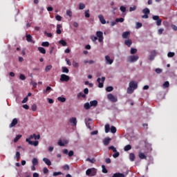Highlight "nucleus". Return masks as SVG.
<instances>
[{"label": "nucleus", "mask_w": 177, "mask_h": 177, "mask_svg": "<svg viewBox=\"0 0 177 177\" xmlns=\"http://www.w3.org/2000/svg\"><path fill=\"white\" fill-rule=\"evenodd\" d=\"M135 89H138V83L133 81L130 82L127 88V93L130 95L133 93Z\"/></svg>", "instance_id": "obj_1"}, {"label": "nucleus", "mask_w": 177, "mask_h": 177, "mask_svg": "<svg viewBox=\"0 0 177 177\" xmlns=\"http://www.w3.org/2000/svg\"><path fill=\"white\" fill-rule=\"evenodd\" d=\"M35 136V133H34L32 135H30L29 136V138L26 139V142H27V143H28V145H30V146L37 147V146H38L39 142H38V141H31V139H34Z\"/></svg>", "instance_id": "obj_2"}, {"label": "nucleus", "mask_w": 177, "mask_h": 177, "mask_svg": "<svg viewBox=\"0 0 177 177\" xmlns=\"http://www.w3.org/2000/svg\"><path fill=\"white\" fill-rule=\"evenodd\" d=\"M139 60V55H132L127 57V62L128 63H136Z\"/></svg>", "instance_id": "obj_3"}, {"label": "nucleus", "mask_w": 177, "mask_h": 177, "mask_svg": "<svg viewBox=\"0 0 177 177\" xmlns=\"http://www.w3.org/2000/svg\"><path fill=\"white\" fill-rule=\"evenodd\" d=\"M96 174H97V170L95 168L88 169L86 171V175L87 176H95Z\"/></svg>", "instance_id": "obj_4"}, {"label": "nucleus", "mask_w": 177, "mask_h": 177, "mask_svg": "<svg viewBox=\"0 0 177 177\" xmlns=\"http://www.w3.org/2000/svg\"><path fill=\"white\" fill-rule=\"evenodd\" d=\"M144 15L142 16V19H149V15H150V9L146 8L142 10Z\"/></svg>", "instance_id": "obj_5"}, {"label": "nucleus", "mask_w": 177, "mask_h": 177, "mask_svg": "<svg viewBox=\"0 0 177 177\" xmlns=\"http://www.w3.org/2000/svg\"><path fill=\"white\" fill-rule=\"evenodd\" d=\"M107 97H108L109 100L112 102V103H117V102H118V98H117V97L113 95V94H111V93L108 94Z\"/></svg>", "instance_id": "obj_6"}, {"label": "nucleus", "mask_w": 177, "mask_h": 177, "mask_svg": "<svg viewBox=\"0 0 177 177\" xmlns=\"http://www.w3.org/2000/svg\"><path fill=\"white\" fill-rule=\"evenodd\" d=\"M153 20L156 21V26H161V23H162V19H160V16L158 15H153L152 17Z\"/></svg>", "instance_id": "obj_7"}, {"label": "nucleus", "mask_w": 177, "mask_h": 177, "mask_svg": "<svg viewBox=\"0 0 177 177\" xmlns=\"http://www.w3.org/2000/svg\"><path fill=\"white\" fill-rule=\"evenodd\" d=\"M114 63V59H111L109 55L105 56V64L111 66Z\"/></svg>", "instance_id": "obj_8"}, {"label": "nucleus", "mask_w": 177, "mask_h": 177, "mask_svg": "<svg viewBox=\"0 0 177 177\" xmlns=\"http://www.w3.org/2000/svg\"><path fill=\"white\" fill-rule=\"evenodd\" d=\"M96 36H97V38H98L99 42H103V39H104V37H103V32L97 31Z\"/></svg>", "instance_id": "obj_9"}, {"label": "nucleus", "mask_w": 177, "mask_h": 177, "mask_svg": "<svg viewBox=\"0 0 177 177\" xmlns=\"http://www.w3.org/2000/svg\"><path fill=\"white\" fill-rule=\"evenodd\" d=\"M106 80V77H102V79L100 77H98L97 79V82H98V87L99 88H103V84H104V81Z\"/></svg>", "instance_id": "obj_10"}, {"label": "nucleus", "mask_w": 177, "mask_h": 177, "mask_svg": "<svg viewBox=\"0 0 177 177\" xmlns=\"http://www.w3.org/2000/svg\"><path fill=\"white\" fill-rule=\"evenodd\" d=\"M60 81H62V82H67L70 81V77L67 75L62 74L60 77Z\"/></svg>", "instance_id": "obj_11"}, {"label": "nucleus", "mask_w": 177, "mask_h": 177, "mask_svg": "<svg viewBox=\"0 0 177 177\" xmlns=\"http://www.w3.org/2000/svg\"><path fill=\"white\" fill-rule=\"evenodd\" d=\"M157 56V51L156 50H153L151 52V54L149 56V60L152 62V60H154V58Z\"/></svg>", "instance_id": "obj_12"}, {"label": "nucleus", "mask_w": 177, "mask_h": 177, "mask_svg": "<svg viewBox=\"0 0 177 177\" xmlns=\"http://www.w3.org/2000/svg\"><path fill=\"white\" fill-rule=\"evenodd\" d=\"M27 42H30V44H35V41L32 40V36L31 35H26Z\"/></svg>", "instance_id": "obj_13"}, {"label": "nucleus", "mask_w": 177, "mask_h": 177, "mask_svg": "<svg viewBox=\"0 0 177 177\" xmlns=\"http://www.w3.org/2000/svg\"><path fill=\"white\" fill-rule=\"evenodd\" d=\"M63 153L64 154H68V157H73L74 156V151H70L68 152V149H64Z\"/></svg>", "instance_id": "obj_14"}, {"label": "nucleus", "mask_w": 177, "mask_h": 177, "mask_svg": "<svg viewBox=\"0 0 177 177\" xmlns=\"http://www.w3.org/2000/svg\"><path fill=\"white\" fill-rule=\"evenodd\" d=\"M69 122L71 123L72 127H76L77 126V118H70Z\"/></svg>", "instance_id": "obj_15"}, {"label": "nucleus", "mask_w": 177, "mask_h": 177, "mask_svg": "<svg viewBox=\"0 0 177 177\" xmlns=\"http://www.w3.org/2000/svg\"><path fill=\"white\" fill-rule=\"evenodd\" d=\"M110 142H111V138H110V137L105 138L103 140V143L104 146H109V145L110 144Z\"/></svg>", "instance_id": "obj_16"}, {"label": "nucleus", "mask_w": 177, "mask_h": 177, "mask_svg": "<svg viewBox=\"0 0 177 177\" xmlns=\"http://www.w3.org/2000/svg\"><path fill=\"white\" fill-rule=\"evenodd\" d=\"M17 125V118H14L10 123L9 128H13V127H16Z\"/></svg>", "instance_id": "obj_17"}, {"label": "nucleus", "mask_w": 177, "mask_h": 177, "mask_svg": "<svg viewBox=\"0 0 177 177\" xmlns=\"http://www.w3.org/2000/svg\"><path fill=\"white\" fill-rule=\"evenodd\" d=\"M124 44L127 45L129 48H131V46L132 45V40L130 39H126L124 40Z\"/></svg>", "instance_id": "obj_18"}, {"label": "nucleus", "mask_w": 177, "mask_h": 177, "mask_svg": "<svg viewBox=\"0 0 177 177\" xmlns=\"http://www.w3.org/2000/svg\"><path fill=\"white\" fill-rule=\"evenodd\" d=\"M131 35V33L128 31L124 32L122 35V37L123 38V39H128V37H129V35Z\"/></svg>", "instance_id": "obj_19"}, {"label": "nucleus", "mask_w": 177, "mask_h": 177, "mask_svg": "<svg viewBox=\"0 0 177 177\" xmlns=\"http://www.w3.org/2000/svg\"><path fill=\"white\" fill-rule=\"evenodd\" d=\"M99 20L102 24H106V19H104V17L102 15H98Z\"/></svg>", "instance_id": "obj_20"}, {"label": "nucleus", "mask_w": 177, "mask_h": 177, "mask_svg": "<svg viewBox=\"0 0 177 177\" xmlns=\"http://www.w3.org/2000/svg\"><path fill=\"white\" fill-rule=\"evenodd\" d=\"M111 177H125V174L120 172H117L113 174Z\"/></svg>", "instance_id": "obj_21"}, {"label": "nucleus", "mask_w": 177, "mask_h": 177, "mask_svg": "<svg viewBox=\"0 0 177 177\" xmlns=\"http://www.w3.org/2000/svg\"><path fill=\"white\" fill-rule=\"evenodd\" d=\"M43 161L44 162H45V164H46V165H48V166L52 165V162H50V160H49L47 158H44Z\"/></svg>", "instance_id": "obj_22"}, {"label": "nucleus", "mask_w": 177, "mask_h": 177, "mask_svg": "<svg viewBox=\"0 0 177 177\" xmlns=\"http://www.w3.org/2000/svg\"><path fill=\"white\" fill-rule=\"evenodd\" d=\"M91 107H96L97 106V100H94L90 102Z\"/></svg>", "instance_id": "obj_23"}, {"label": "nucleus", "mask_w": 177, "mask_h": 177, "mask_svg": "<svg viewBox=\"0 0 177 177\" xmlns=\"http://www.w3.org/2000/svg\"><path fill=\"white\" fill-rule=\"evenodd\" d=\"M138 157H139V158H140V160H146V158H147L146 155H145V153H142V152H140L138 153Z\"/></svg>", "instance_id": "obj_24"}, {"label": "nucleus", "mask_w": 177, "mask_h": 177, "mask_svg": "<svg viewBox=\"0 0 177 177\" xmlns=\"http://www.w3.org/2000/svg\"><path fill=\"white\" fill-rule=\"evenodd\" d=\"M88 121H92V120L91 118L85 119L86 127H87L88 129H91V123H89Z\"/></svg>", "instance_id": "obj_25"}, {"label": "nucleus", "mask_w": 177, "mask_h": 177, "mask_svg": "<svg viewBox=\"0 0 177 177\" xmlns=\"http://www.w3.org/2000/svg\"><path fill=\"white\" fill-rule=\"evenodd\" d=\"M38 50L40 53H42L43 55H45L46 53V50L44 48V47H38Z\"/></svg>", "instance_id": "obj_26"}, {"label": "nucleus", "mask_w": 177, "mask_h": 177, "mask_svg": "<svg viewBox=\"0 0 177 177\" xmlns=\"http://www.w3.org/2000/svg\"><path fill=\"white\" fill-rule=\"evenodd\" d=\"M104 128H105V133H109V132H110L111 129V128H110V124H106Z\"/></svg>", "instance_id": "obj_27"}, {"label": "nucleus", "mask_w": 177, "mask_h": 177, "mask_svg": "<svg viewBox=\"0 0 177 177\" xmlns=\"http://www.w3.org/2000/svg\"><path fill=\"white\" fill-rule=\"evenodd\" d=\"M132 149V146L131 145H127L124 147V151H129Z\"/></svg>", "instance_id": "obj_28"}, {"label": "nucleus", "mask_w": 177, "mask_h": 177, "mask_svg": "<svg viewBox=\"0 0 177 177\" xmlns=\"http://www.w3.org/2000/svg\"><path fill=\"white\" fill-rule=\"evenodd\" d=\"M84 107L85 109V110H89V109H91V103L90 102H86L84 105Z\"/></svg>", "instance_id": "obj_29"}, {"label": "nucleus", "mask_w": 177, "mask_h": 177, "mask_svg": "<svg viewBox=\"0 0 177 177\" xmlns=\"http://www.w3.org/2000/svg\"><path fill=\"white\" fill-rule=\"evenodd\" d=\"M50 91H52V87L50 86H47L45 90L43 91V93H49V92H50Z\"/></svg>", "instance_id": "obj_30"}, {"label": "nucleus", "mask_w": 177, "mask_h": 177, "mask_svg": "<svg viewBox=\"0 0 177 177\" xmlns=\"http://www.w3.org/2000/svg\"><path fill=\"white\" fill-rule=\"evenodd\" d=\"M129 160H130V161H131V162L135 161V153H131L129 154Z\"/></svg>", "instance_id": "obj_31"}, {"label": "nucleus", "mask_w": 177, "mask_h": 177, "mask_svg": "<svg viewBox=\"0 0 177 177\" xmlns=\"http://www.w3.org/2000/svg\"><path fill=\"white\" fill-rule=\"evenodd\" d=\"M162 88L164 89H165L167 88H169V82H168V81L165 82V83L162 85Z\"/></svg>", "instance_id": "obj_32"}, {"label": "nucleus", "mask_w": 177, "mask_h": 177, "mask_svg": "<svg viewBox=\"0 0 177 177\" xmlns=\"http://www.w3.org/2000/svg\"><path fill=\"white\" fill-rule=\"evenodd\" d=\"M21 135L19 134L17 135L15 138L14 139V142L16 143L17 142H19V140L21 138Z\"/></svg>", "instance_id": "obj_33"}, {"label": "nucleus", "mask_w": 177, "mask_h": 177, "mask_svg": "<svg viewBox=\"0 0 177 177\" xmlns=\"http://www.w3.org/2000/svg\"><path fill=\"white\" fill-rule=\"evenodd\" d=\"M77 97H83L84 99H85V97H86V95L84 94V93L80 92L77 94Z\"/></svg>", "instance_id": "obj_34"}, {"label": "nucleus", "mask_w": 177, "mask_h": 177, "mask_svg": "<svg viewBox=\"0 0 177 177\" xmlns=\"http://www.w3.org/2000/svg\"><path fill=\"white\" fill-rule=\"evenodd\" d=\"M57 100L59 102H61V103H64V102H66V97H58Z\"/></svg>", "instance_id": "obj_35"}, {"label": "nucleus", "mask_w": 177, "mask_h": 177, "mask_svg": "<svg viewBox=\"0 0 177 177\" xmlns=\"http://www.w3.org/2000/svg\"><path fill=\"white\" fill-rule=\"evenodd\" d=\"M62 73H65V74H68L69 71L67 67L63 66L62 68Z\"/></svg>", "instance_id": "obj_36"}, {"label": "nucleus", "mask_w": 177, "mask_h": 177, "mask_svg": "<svg viewBox=\"0 0 177 177\" xmlns=\"http://www.w3.org/2000/svg\"><path fill=\"white\" fill-rule=\"evenodd\" d=\"M79 9L80 10H84V9H85V4L80 3L79 4Z\"/></svg>", "instance_id": "obj_37"}, {"label": "nucleus", "mask_w": 177, "mask_h": 177, "mask_svg": "<svg viewBox=\"0 0 177 177\" xmlns=\"http://www.w3.org/2000/svg\"><path fill=\"white\" fill-rule=\"evenodd\" d=\"M124 19L121 17V18H117L115 19V21H116V23H124Z\"/></svg>", "instance_id": "obj_38"}, {"label": "nucleus", "mask_w": 177, "mask_h": 177, "mask_svg": "<svg viewBox=\"0 0 177 177\" xmlns=\"http://www.w3.org/2000/svg\"><path fill=\"white\" fill-rule=\"evenodd\" d=\"M85 17L89 18L91 17V15L89 14V10H86L84 11Z\"/></svg>", "instance_id": "obj_39"}, {"label": "nucleus", "mask_w": 177, "mask_h": 177, "mask_svg": "<svg viewBox=\"0 0 177 177\" xmlns=\"http://www.w3.org/2000/svg\"><path fill=\"white\" fill-rule=\"evenodd\" d=\"M137 52H138V49L133 48H131L130 53L131 55H135V53H136Z\"/></svg>", "instance_id": "obj_40"}, {"label": "nucleus", "mask_w": 177, "mask_h": 177, "mask_svg": "<svg viewBox=\"0 0 177 177\" xmlns=\"http://www.w3.org/2000/svg\"><path fill=\"white\" fill-rule=\"evenodd\" d=\"M32 165H37L38 164V160L37 158H34L32 160Z\"/></svg>", "instance_id": "obj_41"}, {"label": "nucleus", "mask_w": 177, "mask_h": 177, "mask_svg": "<svg viewBox=\"0 0 177 177\" xmlns=\"http://www.w3.org/2000/svg\"><path fill=\"white\" fill-rule=\"evenodd\" d=\"M111 133H115V132H117V128H115L114 126H112L111 127Z\"/></svg>", "instance_id": "obj_42"}, {"label": "nucleus", "mask_w": 177, "mask_h": 177, "mask_svg": "<svg viewBox=\"0 0 177 177\" xmlns=\"http://www.w3.org/2000/svg\"><path fill=\"white\" fill-rule=\"evenodd\" d=\"M142 23L137 22L136 24V28L137 30H139V28H142Z\"/></svg>", "instance_id": "obj_43"}, {"label": "nucleus", "mask_w": 177, "mask_h": 177, "mask_svg": "<svg viewBox=\"0 0 177 177\" xmlns=\"http://www.w3.org/2000/svg\"><path fill=\"white\" fill-rule=\"evenodd\" d=\"M72 64H73V66L76 68L80 67V64H78V62H77L75 61H73Z\"/></svg>", "instance_id": "obj_44"}, {"label": "nucleus", "mask_w": 177, "mask_h": 177, "mask_svg": "<svg viewBox=\"0 0 177 177\" xmlns=\"http://www.w3.org/2000/svg\"><path fill=\"white\" fill-rule=\"evenodd\" d=\"M59 44H60L61 45H62V46H66V45H67V42L66 41H64V39L60 40L59 41Z\"/></svg>", "instance_id": "obj_45"}, {"label": "nucleus", "mask_w": 177, "mask_h": 177, "mask_svg": "<svg viewBox=\"0 0 177 177\" xmlns=\"http://www.w3.org/2000/svg\"><path fill=\"white\" fill-rule=\"evenodd\" d=\"M109 150H112L113 153H117V149L114 146H111L109 147Z\"/></svg>", "instance_id": "obj_46"}, {"label": "nucleus", "mask_w": 177, "mask_h": 177, "mask_svg": "<svg viewBox=\"0 0 177 177\" xmlns=\"http://www.w3.org/2000/svg\"><path fill=\"white\" fill-rule=\"evenodd\" d=\"M113 158H118V157H120V152L116 151V152H115L113 154Z\"/></svg>", "instance_id": "obj_47"}, {"label": "nucleus", "mask_w": 177, "mask_h": 177, "mask_svg": "<svg viewBox=\"0 0 177 177\" xmlns=\"http://www.w3.org/2000/svg\"><path fill=\"white\" fill-rule=\"evenodd\" d=\"M102 168L103 174H107V172H109V171H107V169H106V166H104V165H102Z\"/></svg>", "instance_id": "obj_48"}, {"label": "nucleus", "mask_w": 177, "mask_h": 177, "mask_svg": "<svg viewBox=\"0 0 177 177\" xmlns=\"http://www.w3.org/2000/svg\"><path fill=\"white\" fill-rule=\"evenodd\" d=\"M66 15L69 16V17H72L73 16V12H71V10H66Z\"/></svg>", "instance_id": "obj_49"}, {"label": "nucleus", "mask_w": 177, "mask_h": 177, "mask_svg": "<svg viewBox=\"0 0 177 177\" xmlns=\"http://www.w3.org/2000/svg\"><path fill=\"white\" fill-rule=\"evenodd\" d=\"M91 39L93 41V42H96V41H97V37L95 35H91Z\"/></svg>", "instance_id": "obj_50"}, {"label": "nucleus", "mask_w": 177, "mask_h": 177, "mask_svg": "<svg viewBox=\"0 0 177 177\" xmlns=\"http://www.w3.org/2000/svg\"><path fill=\"white\" fill-rule=\"evenodd\" d=\"M120 9L123 13H125L127 12V8L124 6H120Z\"/></svg>", "instance_id": "obj_51"}, {"label": "nucleus", "mask_w": 177, "mask_h": 177, "mask_svg": "<svg viewBox=\"0 0 177 177\" xmlns=\"http://www.w3.org/2000/svg\"><path fill=\"white\" fill-rule=\"evenodd\" d=\"M41 46L48 47L49 46V42L48 41H44L41 43Z\"/></svg>", "instance_id": "obj_52"}, {"label": "nucleus", "mask_w": 177, "mask_h": 177, "mask_svg": "<svg viewBox=\"0 0 177 177\" xmlns=\"http://www.w3.org/2000/svg\"><path fill=\"white\" fill-rule=\"evenodd\" d=\"M114 89V88H113V86H108L106 88V92H112V91Z\"/></svg>", "instance_id": "obj_53"}, {"label": "nucleus", "mask_w": 177, "mask_h": 177, "mask_svg": "<svg viewBox=\"0 0 177 177\" xmlns=\"http://www.w3.org/2000/svg\"><path fill=\"white\" fill-rule=\"evenodd\" d=\"M156 73L157 74H161L162 73V69L160 68H157L156 70H155Z\"/></svg>", "instance_id": "obj_54"}, {"label": "nucleus", "mask_w": 177, "mask_h": 177, "mask_svg": "<svg viewBox=\"0 0 177 177\" xmlns=\"http://www.w3.org/2000/svg\"><path fill=\"white\" fill-rule=\"evenodd\" d=\"M50 70H52V65H48L46 66L45 71L48 73V71H50Z\"/></svg>", "instance_id": "obj_55"}, {"label": "nucleus", "mask_w": 177, "mask_h": 177, "mask_svg": "<svg viewBox=\"0 0 177 177\" xmlns=\"http://www.w3.org/2000/svg\"><path fill=\"white\" fill-rule=\"evenodd\" d=\"M167 56L169 57H174V56H175V53H174V52H169L168 54H167Z\"/></svg>", "instance_id": "obj_56"}, {"label": "nucleus", "mask_w": 177, "mask_h": 177, "mask_svg": "<svg viewBox=\"0 0 177 177\" xmlns=\"http://www.w3.org/2000/svg\"><path fill=\"white\" fill-rule=\"evenodd\" d=\"M31 109L32 110V111H37V104H33L31 106Z\"/></svg>", "instance_id": "obj_57"}, {"label": "nucleus", "mask_w": 177, "mask_h": 177, "mask_svg": "<svg viewBox=\"0 0 177 177\" xmlns=\"http://www.w3.org/2000/svg\"><path fill=\"white\" fill-rule=\"evenodd\" d=\"M59 175H62V171H55L53 174V176H59Z\"/></svg>", "instance_id": "obj_58"}, {"label": "nucleus", "mask_w": 177, "mask_h": 177, "mask_svg": "<svg viewBox=\"0 0 177 177\" xmlns=\"http://www.w3.org/2000/svg\"><path fill=\"white\" fill-rule=\"evenodd\" d=\"M44 35H46L47 37H48V38H52V37H53L52 33H48V32H46V31L44 32Z\"/></svg>", "instance_id": "obj_59"}, {"label": "nucleus", "mask_w": 177, "mask_h": 177, "mask_svg": "<svg viewBox=\"0 0 177 177\" xmlns=\"http://www.w3.org/2000/svg\"><path fill=\"white\" fill-rule=\"evenodd\" d=\"M19 79H21V81L26 80V75H24V74H20Z\"/></svg>", "instance_id": "obj_60"}, {"label": "nucleus", "mask_w": 177, "mask_h": 177, "mask_svg": "<svg viewBox=\"0 0 177 177\" xmlns=\"http://www.w3.org/2000/svg\"><path fill=\"white\" fill-rule=\"evenodd\" d=\"M57 144H58L59 146H61V147L64 146V143L63 142V141H62V140H59Z\"/></svg>", "instance_id": "obj_61"}, {"label": "nucleus", "mask_w": 177, "mask_h": 177, "mask_svg": "<svg viewBox=\"0 0 177 177\" xmlns=\"http://www.w3.org/2000/svg\"><path fill=\"white\" fill-rule=\"evenodd\" d=\"M162 32H164V28L158 29V35H161V34H162Z\"/></svg>", "instance_id": "obj_62"}, {"label": "nucleus", "mask_w": 177, "mask_h": 177, "mask_svg": "<svg viewBox=\"0 0 177 177\" xmlns=\"http://www.w3.org/2000/svg\"><path fill=\"white\" fill-rule=\"evenodd\" d=\"M134 10H136V6L129 8V12H134Z\"/></svg>", "instance_id": "obj_63"}, {"label": "nucleus", "mask_w": 177, "mask_h": 177, "mask_svg": "<svg viewBox=\"0 0 177 177\" xmlns=\"http://www.w3.org/2000/svg\"><path fill=\"white\" fill-rule=\"evenodd\" d=\"M55 19L57 20V21H62V16L60 15L55 16Z\"/></svg>", "instance_id": "obj_64"}]
</instances>
